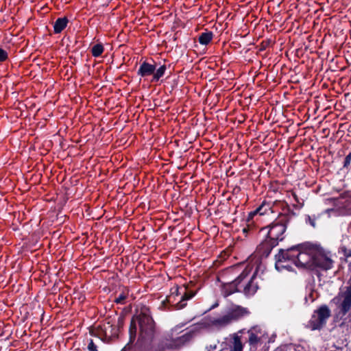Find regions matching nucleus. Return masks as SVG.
<instances>
[{"label":"nucleus","mask_w":351,"mask_h":351,"mask_svg":"<svg viewBox=\"0 0 351 351\" xmlns=\"http://www.w3.org/2000/svg\"><path fill=\"white\" fill-rule=\"evenodd\" d=\"M213 38V33L206 30L199 34L198 41L202 45H207L212 41Z\"/></svg>","instance_id":"nucleus-18"},{"label":"nucleus","mask_w":351,"mask_h":351,"mask_svg":"<svg viewBox=\"0 0 351 351\" xmlns=\"http://www.w3.org/2000/svg\"><path fill=\"white\" fill-rule=\"evenodd\" d=\"M69 20L66 17L57 19L53 25L54 34H60L62 32L67 26Z\"/></svg>","instance_id":"nucleus-17"},{"label":"nucleus","mask_w":351,"mask_h":351,"mask_svg":"<svg viewBox=\"0 0 351 351\" xmlns=\"http://www.w3.org/2000/svg\"><path fill=\"white\" fill-rule=\"evenodd\" d=\"M266 237L256 247L255 254L259 258H267L278 244Z\"/></svg>","instance_id":"nucleus-13"},{"label":"nucleus","mask_w":351,"mask_h":351,"mask_svg":"<svg viewBox=\"0 0 351 351\" xmlns=\"http://www.w3.org/2000/svg\"><path fill=\"white\" fill-rule=\"evenodd\" d=\"M273 208H280L281 211L269 226L262 228L261 230H268L266 237L278 244L284 240L287 225L295 213L285 201H276Z\"/></svg>","instance_id":"nucleus-3"},{"label":"nucleus","mask_w":351,"mask_h":351,"mask_svg":"<svg viewBox=\"0 0 351 351\" xmlns=\"http://www.w3.org/2000/svg\"><path fill=\"white\" fill-rule=\"evenodd\" d=\"M137 325L138 326L137 341L141 343L152 342L155 337L157 328L149 307L145 305L141 306L136 314L132 317L129 328L130 340L128 343L130 345L136 339Z\"/></svg>","instance_id":"nucleus-2"},{"label":"nucleus","mask_w":351,"mask_h":351,"mask_svg":"<svg viewBox=\"0 0 351 351\" xmlns=\"http://www.w3.org/2000/svg\"><path fill=\"white\" fill-rule=\"evenodd\" d=\"M241 334L245 343L249 345L250 350L261 351L266 350L268 334L258 325H255L249 329L243 328L238 332Z\"/></svg>","instance_id":"nucleus-4"},{"label":"nucleus","mask_w":351,"mask_h":351,"mask_svg":"<svg viewBox=\"0 0 351 351\" xmlns=\"http://www.w3.org/2000/svg\"><path fill=\"white\" fill-rule=\"evenodd\" d=\"M8 59V52L0 47V62H3Z\"/></svg>","instance_id":"nucleus-23"},{"label":"nucleus","mask_w":351,"mask_h":351,"mask_svg":"<svg viewBox=\"0 0 351 351\" xmlns=\"http://www.w3.org/2000/svg\"><path fill=\"white\" fill-rule=\"evenodd\" d=\"M274 351H287V349L285 346H281L276 348Z\"/></svg>","instance_id":"nucleus-30"},{"label":"nucleus","mask_w":351,"mask_h":351,"mask_svg":"<svg viewBox=\"0 0 351 351\" xmlns=\"http://www.w3.org/2000/svg\"><path fill=\"white\" fill-rule=\"evenodd\" d=\"M351 165V152L346 156L343 162V167L348 168Z\"/></svg>","instance_id":"nucleus-26"},{"label":"nucleus","mask_w":351,"mask_h":351,"mask_svg":"<svg viewBox=\"0 0 351 351\" xmlns=\"http://www.w3.org/2000/svg\"><path fill=\"white\" fill-rule=\"evenodd\" d=\"M166 70L167 66L165 64L161 65L156 69L155 64H151L145 60L141 63L137 71V75L143 78L152 76V82H157L165 75Z\"/></svg>","instance_id":"nucleus-8"},{"label":"nucleus","mask_w":351,"mask_h":351,"mask_svg":"<svg viewBox=\"0 0 351 351\" xmlns=\"http://www.w3.org/2000/svg\"><path fill=\"white\" fill-rule=\"evenodd\" d=\"M306 222L309 223V224L315 227V219L312 218L311 216L308 215L306 219Z\"/></svg>","instance_id":"nucleus-27"},{"label":"nucleus","mask_w":351,"mask_h":351,"mask_svg":"<svg viewBox=\"0 0 351 351\" xmlns=\"http://www.w3.org/2000/svg\"><path fill=\"white\" fill-rule=\"evenodd\" d=\"M225 271H228V272H226V274L225 275L224 279H228V281L232 280H234V278H237L236 276L239 272L238 267L236 266L227 267V268L223 269L222 271H221L219 273V275L217 276V280L221 283L222 282V280H223L221 276L223 273H225Z\"/></svg>","instance_id":"nucleus-15"},{"label":"nucleus","mask_w":351,"mask_h":351,"mask_svg":"<svg viewBox=\"0 0 351 351\" xmlns=\"http://www.w3.org/2000/svg\"><path fill=\"white\" fill-rule=\"evenodd\" d=\"M258 274V267H256L253 274L250 276V274L245 278V282H242L240 285L241 289L243 288L242 292L246 296L254 295L258 289V282L256 281Z\"/></svg>","instance_id":"nucleus-12"},{"label":"nucleus","mask_w":351,"mask_h":351,"mask_svg":"<svg viewBox=\"0 0 351 351\" xmlns=\"http://www.w3.org/2000/svg\"><path fill=\"white\" fill-rule=\"evenodd\" d=\"M196 294V291L189 289L186 285H175L170 289V293L166 298L165 301L174 309H182L187 305V301L193 298Z\"/></svg>","instance_id":"nucleus-5"},{"label":"nucleus","mask_w":351,"mask_h":351,"mask_svg":"<svg viewBox=\"0 0 351 351\" xmlns=\"http://www.w3.org/2000/svg\"><path fill=\"white\" fill-rule=\"evenodd\" d=\"M247 308L237 306L230 309L226 314L217 317H211L208 321V325L210 327L220 330L230 325L234 322L238 321L245 315H248Z\"/></svg>","instance_id":"nucleus-6"},{"label":"nucleus","mask_w":351,"mask_h":351,"mask_svg":"<svg viewBox=\"0 0 351 351\" xmlns=\"http://www.w3.org/2000/svg\"><path fill=\"white\" fill-rule=\"evenodd\" d=\"M313 256V270H328L332 267L333 261L324 250L316 245Z\"/></svg>","instance_id":"nucleus-10"},{"label":"nucleus","mask_w":351,"mask_h":351,"mask_svg":"<svg viewBox=\"0 0 351 351\" xmlns=\"http://www.w3.org/2000/svg\"><path fill=\"white\" fill-rule=\"evenodd\" d=\"M274 351H287V349L285 346H281L276 348Z\"/></svg>","instance_id":"nucleus-29"},{"label":"nucleus","mask_w":351,"mask_h":351,"mask_svg":"<svg viewBox=\"0 0 351 351\" xmlns=\"http://www.w3.org/2000/svg\"><path fill=\"white\" fill-rule=\"evenodd\" d=\"M112 328L110 323L99 325L90 329L89 332L91 336L97 337L101 339H104L111 337L112 333L108 332V329Z\"/></svg>","instance_id":"nucleus-14"},{"label":"nucleus","mask_w":351,"mask_h":351,"mask_svg":"<svg viewBox=\"0 0 351 351\" xmlns=\"http://www.w3.org/2000/svg\"><path fill=\"white\" fill-rule=\"evenodd\" d=\"M272 207L270 203L263 201L262 204L254 211L250 213V216H256V215H263L268 213L269 210H271Z\"/></svg>","instance_id":"nucleus-16"},{"label":"nucleus","mask_w":351,"mask_h":351,"mask_svg":"<svg viewBox=\"0 0 351 351\" xmlns=\"http://www.w3.org/2000/svg\"><path fill=\"white\" fill-rule=\"evenodd\" d=\"M251 273V269L249 267H246L243 271L237 276L234 280L228 281V279H224L226 272L221 276V294L223 297L226 298L236 292L241 291L240 285L242 282H245V278Z\"/></svg>","instance_id":"nucleus-7"},{"label":"nucleus","mask_w":351,"mask_h":351,"mask_svg":"<svg viewBox=\"0 0 351 351\" xmlns=\"http://www.w3.org/2000/svg\"><path fill=\"white\" fill-rule=\"evenodd\" d=\"M341 252L343 253L346 258L351 257V249H348L345 246L341 247Z\"/></svg>","instance_id":"nucleus-24"},{"label":"nucleus","mask_w":351,"mask_h":351,"mask_svg":"<svg viewBox=\"0 0 351 351\" xmlns=\"http://www.w3.org/2000/svg\"><path fill=\"white\" fill-rule=\"evenodd\" d=\"M254 216H250V213L248 214L247 218L246 219L247 223V228H249V230L250 231V233H252L253 234L256 232V228L254 223L253 218Z\"/></svg>","instance_id":"nucleus-22"},{"label":"nucleus","mask_w":351,"mask_h":351,"mask_svg":"<svg viewBox=\"0 0 351 351\" xmlns=\"http://www.w3.org/2000/svg\"><path fill=\"white\" fill-rule=\"evenodd\" d=\"M243 233L245 234V237L253 235L252 233H250L249 228H247V226L243 229Z\"/></svg>","instance_id":"nucleus-28"},{"label":"nucleus","mask_w":351,"mask_h":351,"mask_svg":"<svg viewBox=\"0 0 351 351\" xmlns=\"http://www.w3.org/2000/svg\"><path fill=\"white\" fill-rule=\"evenodd\" d=\"M88 350L89 351H97V346L94 343L93 340L91 339H90L88 340Z\"/></svg>","instance_id":"nucleus-25"},{"label":"nucleus","mask_w":351,"mask_h":351,"mask_svg":"<svg viewBox=\"0 0 351 351\" xmlns=\"http://www.w3.org/2000/svg\"><path fill=\"white\" fill-rule=\"evenodd\" d=\"M129 289L127 287H124L121 293L114 299V302L119 304H125V300L129 295Z\"/></svg>","instance_id":"nucleus-20"},{"label":"nucleus","mask_w":351,"mask_h":351,"mask_svg":"<svg viewBox=\"0 0 351 351\" xmlns=\"http://www.w3.org/2000/svg\"><path fill=\"white\" fill-rule=\"evenodd\" d=\"M243 346L241 342V336L234 335L233 337L232 346L231 348L232 351H243Z\"/></svg>","instance_id":"nucleus-19"},{"label":"nucleus","mask_w":351,"mask_h":351,"mask_svg":"<svg viewBox=\"0 0 351 351\" xmlns=\"http://www.w3.org/2000/svg\"><path fill=\"white\" fill-rule=\"evenodd\" d=\"M348 286L340 292L336 299L338 300L339 313L346 315L351 310V275L348 282Z\"/></svg>","instance_id":"nucleus-11"},{"label":"nucleus","mask_w":351,"mask_h":351,"mask_svg":"<svg viewBox=\"0 0 351 351\" xmlns=\"http://www.w3.org/2000/svg\"><path fill=\"white\" fill-rule=\"evenodd\" d=\"M215 348H216V346H215L213 347V349H215ZM211 349H212V348L208 349L207 351H213Z\"/></svg>","instance_id":"nucleus-33"},{"label":"nucleus","mask_w":351,"mask_h":351,"mask_svg":"<svg viewBox=\"0 0 351 351\" xmlns=\"http://www.w3.org/2000/svg\"><path fill=\"white\" fill-rule=\"evenodd\" d=\"M291 195L293 196V197L295 199V201L297 203H299L298 197L297 194L295 193V192H294L293 191H291Z\"/></svg>","instance_id":"nucleus-31"},{"label":"nucleus","mask_w":351,"mask_h":351,"mask_svg":"<svg viewBox=\"0 0 351 351\" xmlns=\"http://www.w3.org/2000/svg\"><path fill=\"white\" fill-rule=\"evenodd\" d=\"M132 346L128 343L122 350L121 351H130L131 349Z\"/></svg>","instance_id":"nucleus-32"},{"label":"nucleus","mask_w":351,"mask_h":351,"mask_svg":"<svg viewBox=\"0 0 351 351\" xmlns=\"http://www.w3.org/2000/svg\"><path fill=\"white\" fill-rule=\"evenodd\" d=\"M104 51V47L101 43H97L91 48V54L95 58L101 56Z\"/></svg>","instance_id":"nucleus-21"},{"label":"nucleus","mask_w":351,"mask_h":351,"mask_svg":"<svg viewBox=\"0 0 351 351\" xmlns=\"http://www.w3.org/2000/svg\"><path fill=\"white\" fill-rule=\"evenodd\" d=\"M330 315V310L327 305L323 304L320 306L313 311L308 321L309 328L313 330L321 329L326 324Z\"/></svg>","instance_id":"nucleus-9"},{"label":"nucleus","mask_w":351,"mask_h":351,"mask_svg":"<svg viewBox=\"0 0 351 351\" xmlns=\"http://www.w3.org/2000/svg\"><path fill=\"white\" fill-rule=\"evenodd\" d=\"M315 246L310 243H304L293 245L287 250H279L275 256V267L277 270L282 269L289 270L291 264L298 268L313 270V256Z\"/></svg>","instance_id":"nucleus-1"}]
</instances>
